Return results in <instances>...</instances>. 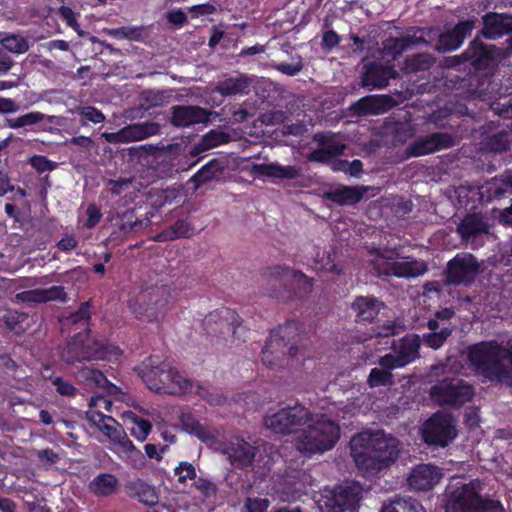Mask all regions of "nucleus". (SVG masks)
<instances>
[{
	"instance_id": "nucleus-1",
	"label": "nucleus",
	"mask_w": 512,
	"mask_h": 512,
	"mask_svg": "<svg viewBox=\"0 0 512 512\" xmlns=\"http://www.w3.org/2000/svg\"><path fill=\"white\" fill-rule=\"evenodd\" d=\"M301 323L287 320L272 330L261 352L263 364L271 370L299 369L311 358L301 337Z\"/></svg>"
},
{
	"instance_id": "nucleus-2",
	"label": "nucleus",
	"mask_w": 512,
	"mask_h": 512,
	"mask_svg": "<svg viewBox=\"0 0 512 512\" xmlns=\"http://www.w3.org/2000/svg\"><path fill=\"white\" fill-rule=\"evenodd\" d=\"M146 386L157 393L181 396L192 392L193 383L169 362L151 355L135 368Z\"/></svg>"
},
{
	"instance_id": "nucleus-3",
	"label": "nucleus",
	"mask_w": 512,
	"mask_h": 512,
	"mask_svg": "<svg viewBox=\"0 0 512 512\" xmlns=\"http://www.w3.org/2000/svg\"><path fill=\"white\" fill-rule=\"evenodd\" d=\"M270 298L287 303L310 295L314 279L285 265L267 267L263 273Z\"/></svg>"
},
{
	"instance_id": "nucleus-4",
	"label": "nucleus",
	"mask_w": 512,
	"mask_h": 512,
	"mask_svg": "<svg viewBox=\"0 0 512 512\" xmlns=\"http://www.w3.org/2000/svg\"><path fill=\"white\" fill-rule=\"evenodd\" d=\"M122 355L120 348L108 341L96 339L89 329L73 335L61 352L67 364L83 361L117 360Z\"/></svg>"
},
{
	"instance_id": "nucleus-5",
	"label": "nucleus",
	"mask_w": 512,
	"mask_h": 512,
	"mask_svg": "<svg viewBox=\"0 0 512 512\" xmlns=\"http://www.w3.org/2000/svg\"><path fill=\"white\" fill-rule=\"evenodd\" d=\"M504 349L496 341H483L468 348L467 358L477 376L491 382H503L512 375L504 365Z\"/></svg>"
},
{
	"instance_id": "nucleus-6",
	"label": "nucleus",
	"mask_w": 512,
	"mask_h": 512,
	"mask_svg": "<svg viewBox=\"0 0 512 512\" xmlns=\"http://www.w3.org/2000/svg\"><path fill=\"white\" fill-rule=\"evenodd\" d=\"M311 422L297 437V450L308 456L331 450L340 438L338 423L324 414Z\"/></svg>"
},
{
	"instance_id": "nucleus-7",
	"label": "nucleus",
	"mask_w": 512,
	"mask_h": 512,
	"mask_svg": "<svg viewBox=\"0 0 512 512\" xmlns=\"http://www.w3.org/2000/svg\"><path fill=\"white\" fill-rule=\"evenodd\" d=\"M474 395V386L455 375L437 379L430 388V397L436 404L455 409L470 402Z\"/></svg>"
},
{
	"instance_id": "nucleus-8",
	"label": "nucleus",
	"mask_w": 512,
	"mask_h": 512,
	"mask_svg": "<svg viewBox=\"0 0 512 512\" xmlns=\"http://www.w3.org/2000/svg\"><path fill=\"white\" fill-rule=\"evenodd\" d=\"M129 308L142 322H159L165 314L168 293L164 287H148L141 290L134 299H130Z\"/></svg>"
},
{
	"instance_id": "nucleus-9",
	"label": "nucleus",
	"mask_w": 512,
	"mask_h": 512,
	"mask_svg": "<svg viewBox=\"0 0 512 512\" xmlns=\"http://www.w3.org/2000/svg\"><path fill=\"white\" fill-rule=\"evenodd\" d=\"M446 512H502L500 501L483 498L471 484H464L453 492L447 502Z\"/></svg>"
},
{
	"instance_id": "nucleus-10",
	"label": "nucleus",
	"mask_w": 512,
	"mask_h": 512,
	"mask_svg": "<svg viewBox=\"0 0 512 512\" xmlns=\"http://www.w3.org/2000/svg\"><path fill=\"white\" fill-rule=\"evenodd\" d=\"M422 439L428 446L445 448L458 435V430L452 414L437 411L433 413L422 426Z\"/></svg>"
},
{
	"instance_id": "nucleus-11",
	"label": "nucleus",
	"mask_w": 512,
	"mask_h": 512,
	"mask_svg": "<svg viewBox=\"0 0 512 512\" xmlns=\"http://www.w3.org/2000/svg\"><path fill=\"white\" fill-rule=\"evenodd\" d=\"M312 420V414L304 405L296 402L294 405L279 409L273 414L264 418L267 428L279 434H291L296 432L300 426Z\"/></svg>"
},
{
	"instance_id": "nucleus-12",
	"label": "nucleus",
	"mask_w": 512,
	"mask_h": 512,
	"mask_svg": "<svg viewBox=\"0 0 512 512\" xmlns=\"http://www.w3.org/2000/svg\"><path fill=\"white\" fill-rule=\"evenodd\" d=\"M421 339L417 334H406L393 340L391 353L381 356L378 363L387 370L403 368L420 358Z\"/></svg>"
},
{
	"instance_id": "nucleus-13",
	"label": "nucleus",
	"mask_w": 512,
	"mask_h": 512,
	"mask_svg": "<svg viewBox=\"0 0 512 512\" xmlns=\"http://www.w3.org/2000/svg\"><path fill=\"white\" fill-rule=\"evenodd\" d=\"M241 324L242 319L238 313L228 307H220L211 311L202 321L206 335L216 338L217 341H227L228 337H234Z\"/></svg>"
},
{
	"instance_id": "nucleus-14",
	"label": "nucleus",
	"mask_w": 512,
	"mask_h": 512,
	"mask_svg": "<svg viewBox=\"0 0 512 512\" xmlns=\"http://www.w3.org/2000/svg\"><path fill=\"white\" fill-rule=\"evenodd\" d=\"M479 273L480 265L473 254L457 253L447 263L444 271L445 283L452 286L469 287L475 282Z\"/></svg>"
},
{
	"instance_id": "nucleus-15",
	"label": "nucleus",
	"mask_w": 512,
	"mask_h": 512,
	"mask_svg": "<svg viewBox=\"0 0 512 512\" xmlns=\"http://www.w3.org/2000/svg\"><path fill=\"white\" fill-rule=\"evenodd\" d=\"M413 35L407 34L401 37H387L382 42V54L391 57L393 60L398 59L408 49L425 45L430 46V41L426 36H431L436 31L433 27H412Z\"/></svg>"
},
{
	"instance_id": "nucleus-16",
	"label": "nucleus",
	"mask_w": 512,
	"mask_h": 512,
	"mask_svg": "<svg viewBox=\"0 0 512 512\" xmlns=\"http://www.w3.org/2000/svg\"><path fill=\"white\" fill-rule=\"evenodd\" d=\"M363 488L358 482H347L337 485L330 491L325 502L331 512H352L362 499Z\"/></svg>"
},
{
	"instance_id": "nucleus-17",
	"label": "nucleus",
	"mask_w": 512,
	"mask_h": 512,
	"mask_svg": "<svg viewBox=\"0 0 512 512\" xmlns=\"http://www.w3.org/2000/svg\"><path fill=\"white\" fill-rule=\"evenodd\" d=\"M475 27V20L467 19L459 21L452 29L438 33V29L428 36L437 37L438 41L433 47L438 53H447L459 49L464 40L472 33ZM435 29V27H433Z\"/></svg>"
},
{
	"instance_id": "nucleus-18",
	"label": "nucleus",
	"mask_w": 512,
	"mask_h": 512,
	"mask_svg": "<svg viewBox=\"0 0 512 512\" xmlns=\"http://www.w3.org/2000/svg\"><path fill=\"white\" fill-rule=\"evenodd\" d=\"M496 52L495 45L486 44L476 36L463 51V56H466L467 64L475 71H484L496 64Z\"/></svg>"
},
{
	"instance_id": "nucleus-19",
	"label": "nucleus",
	"mask_w": 512,
	"mask_h": 512,
	"mask_svg": "<svg viewBox=\"0 0 512 512\" xmlns=\"http://www.w3.org/2000/svg\"><path fill=\"white\" fill-rule=\"evenodd\" d=\"M375 267L380 274L398 278H415L425 274L428 270L423 261H391L383 256L376 258Z\"/></svg>"
},
{
	"instance_id": "nucleus-20",
	"label": "nucleus",
	"mask_w": 512,
	"mask_h": 512,
	"mask_svg": "<svg viewBox=\"0 0 512 512\" xmlns=\"http://www.w3.org/2000/svg\"><path fill=\"white\" fill-rule=\"evenodd\" d=\"M369 439L366 435H355L350 441L351 456L359 470L366 474H376L381 470L389 467L380 462L379 459L370 449H366L364 439Z\"/></svg>"
},
{
	"instance_id": "nucleus-21",
	"label": "nucleus",
	"mask_w": 512,
	"mask_h": 512,
	"mask_svg": "<svg viewBox=\"0 0 512 512\" xmlns=\"http://www.w3.org/2000/svg\"><path fill=\"white\" fill-rule=\"evenodd\" d=\"M358 435H366L369 439H364L366 449H370L380 460L384 462V465L390 466L394 463L399 454V441L397 438L389 436L387 437L384 433L376 432H362Z\"/></svg>"
},
{
	"instance_id": "nucleus-22",
	"label": "nucleus",
	"mask_w": 512,
	"mask_h": 512,
	"mask_svg": "<svg viewBox=\"0 0 512 512\" xmlns=\"http://www.w3.org/2000/svg\"><path fill=\"white\" fill-rule=\"evenodd\" d=\"M454 144L453 138L447 133L435 132L407 146L405 154L407 158L420 157L436 151L447 149Z\"/></svg>"
},
{
	"instance_id": "nucleus-23",
	"label": "nucleus",
	"mask_w": 512,
	"mask_h": 512,
	"mask_svg": "<svg viewBox=\"0 0 512 512\" xmlns=\"http://www.w3.org/2000/svg\"><path fill=\"white\" fill-rule=\"evenodd\" d=\"M222 452L239 469L252 465L255 458V448L240 437H231L224 442Z\"/></svg>"
},
{
	"instance_id": "nucleus-24",
	"label": "nucleus",
	"mask_w": 512,
	"mask_h": 512,
	"mask_svg": "<svg viewBox=\"0 0 512 512\" xmlns=\"http://www.w3.org/2000/svg\"><path fill=\"white\" fill-rule=\"evenodd\" d=\"M170 123L176 128L190 127L209 121L207 109L194 105H174L170 109Z\"/></svg>"
},
{
	"instance_id": "nucleus-25",
	"label": "nucleus",
	"mask_w": 512,
	"mask_h": 512,
	"mask_svg": "<svg viewBox=\"0 0 512 512\" xmlns=\"http://www.w3.org/2000/svg\"><path fill=\"white\" fill-rule=\"evenodd\" d=\"M398 77V72L392 65H382L377 62H369L364 65L362 73V85L370 89H382L389 84L390 79Z\"/></svg>"
},
{
	"instance_id": "nucleus-26",
	"label": "nucleus",
	"mask_w": 512,
	"mask_h": 512,
	"mask_svg": "<svg viewBox=\"0 0 512 512\" xmlns=\"http://www.w3.org/2000/svg\"><path fill=\"white\" fill-rule=\"evenodd\" d=\"M395 105V100L389 95H369L360 98L351 105V111L357 116L380 115Z\"/></svg>"
},
{
	"instance_id": "nucleus-27",
	"label": "nucleus",
	"mask_w": 512,
	"mask_h": 512,
	"mask_svg": "<svg viewBox=\"0 0 512 512\" xmlns=\"http://www.w3.org/2000/svg\"><path fill=\"white\" fill-rule=\"evenodd\" d=\"M181 195L176 189H151L139 199L145 211L151 213V219L166 205L178 204Z\"/></svg>"
},
{
	"instance_id": "nucleus-28",
	"label": "nucleus",
	"mask_w": 512,
	"mask_h": 512,
	"mask_svg": "<svg viewBox=\"0 0 512 512\" xmlns=\"http://www.w3.org/2000/svg\"><path fill=\"white\" fill-rule=\"evenodd\" d=\"M483 27L479 34L493 40L512 32V17L508 14L487 12L482 16Z\"/></svg>"
},
{
	"instance_id": "nucleus-29",
	"label": "nucleus",
	"mask_w": 512,
	"mask_h": 512,
	"mask_svg": "<svg viewBox=\"0 0 512 512\" xmlns=\"http://www.w3.org/2000/svg\"><path fill=\"white\" fill-rule=\"evenodd\" d=\"M442 478L441 469L431 464H421L408 477V484L417 491H429Z\"/></svg>"
},
{
	"instance_id": "nucleus-30",
	"label": "nucleus",
	"mask_w": 512,
	"mask_h": 512,
	"mask_svg": "<svg viewBox=\"0 0 512 512\" xmlns=\"http://www.w3.org/2000/svg\"><path fill=\"white\" fill-rule=\"evenodd\" d=\"M489 228L481 214L468 213L457 225L456 231L464 242L469 243L489 234Z\"/></svg>"
},
{
	"instance_id": "nucleus-31",
	"label": "nucleus",
	"mask_w": 512,
	"mask_h": 512,
	"mask_svg": "<svg viewBox=\"0 0 512 512\" xmlns=\"http://www.w3.org/2000/svg\"><path fill=\"white\" fill-rule=\"evenodd\" d=\"M250 173L258 178L293 180L300 176V169L296 166H282L278 163H254L250 167Z\"/></svg>"
},
{
	"instance_id": "nucleus-32",
	"label": "nucleus",
	"mask_w": 512,
	"mask_h": 512,
	"mask_svg": "<svg viewBox=\"0 0 512 512\" xmlns=\"http://www.w3.org/2000/svg\"><path fill=\"white\" fill-rule=\"evenodd\" d=\"M117 214L123 230L138 232L152 224L151 213L144 210L143 204L139 200L133 208L125 210L122 214L117 211Z\"/></svg>"
},
{
	"instance_id": "nucleus-33",
	"label": "nucleus",
	"mask_w": 512,
	"mask_h": 512,
	"mask_svg": "<svg viewBox=\"0 0 512 512\" xmlns=\"http://www.w3.org/2000/svg\"><path fill=\"white\" fill-rule=\"evenodd\" d=\"M383 307V302L371 296H357L351 305L357 323H372Z\"/></svg>"
},
{
	"instance_id": "nucleus-34",
	"label": "nucleus",
	"mask_w": 512,
	"mask_h": 512,
	"mask_svg": "<svg viewBox=\"0 0 512 512\" xmlns=\"http://www.w3.org/2000/svg\"><path fill=\"white\" fill-rule=\"evenodd\" d=\"M67 294L62 286H51L46 289H32L20 292L16 298L27 304H39L53 300H65Z\"/></svg>"
},
{
	"instance_id": "nucleus-35",
	"label": "nucleus",
	"mask_w": 512,
	"mask_h": 512,
	"mask_svg": "<svg viewBox=\"0 0 512 512\" xmlns=\"http://www.w3.org/2000/svg\"><path fill=\"white\" fill-rule=\"evenodd\" d=\"M367 191L366 186H341L325 192L324 198L341 206L354 205L364 198Z\"/></svg>"
},
{
	"instance_id": "nucleus-36",
	"label": "nucleus",
	"mask_w": 512,
	"mask_h": 512,
	"mask_svg": "<svg viewBox=\"0 0 512 512\" xmlns=\"http://www.w3.org/2000/svg\"><path fill=\"white\" fill-rule=\"evenodd\" d=\"M251 82V79L245 75L229 77L218 81L214 91L224 97L248 94Z\"/></svg>"
},
{
	"instance_id": "nucleus-37",
	"label": "nucleus",
	"mask_w": 512,
	"mask_h": 512,
	"mask_svg": "<svg viewBox=\"0 0 512 512\" xmlns=\"http://www.w3.org/2000/svg\"><path fill=\"white\" fill-rule=\"evenodd\" d=\"M108 186L112 195H124L116 202L115 209L126 207L129 203L133 202L135 198H137L136 187L131 179L119 178L117 180H109Z\"/></svg>"
},
{
	"instance_id": "nucleus-38",
	"label": "nucleus",
	"mask_w": 512,
	"mask_h": 512,
	"mask_svg": "<svg viewBox=\"0 0 512 512\" xmlns=\"http://www.w3.org/2000/svg\"><path fill=\"white\" fill-rule=\"evenodd\" d=\"M507 195H512V176L507 179H494L481 188L480 198L482 201L492 202L500 200Z\"/></svg>"
},
{
	"instance_id": "nucleus-39",
	"label": "nucleus",
	"mask_w": 512,
	"mask_h": 512,
	"mask_svg": "<svg viewBox=\"0 0 512 512\" xmlns=\"http://www.w3.org/2000/svg\"><path fill=\"white\" fill-rule=\"evenodd\" d=\"M183 430L190 435L197 437L202 442L212 441L215 438L214 433L190 412H182L179 417Z\"/></svg>"
},
{
	"instance_id": "nucleus-40",
	"label": "nucleus",
	"mask_w": 512,
	"mask_h": 512,
	"mask_svg": "<svg viewBox=\"0 0 512 512\" xmlns=\"http://www.w3.org/2000/svg\"><path fill=\"white\" fill-rule=\"evenodd\" d=\"M119 487L118 478L110 473H100L89 484V490L95 496L108 497L113 495Z\"/></svg>"
},
{
	"instance_id": "nucleus-41",
	"label": "nucleus",
	"mask_w": 512,
	"mask_h": 512,
	"mask_svg": "<svg viewBox=\"0 0 512 512\" xmlns=\"http://www.w3.org/2000/svg\"><path fill=\"white\" fill-rule=\"evenodd\" d=\"M133 496L147 506H154L158 503V494L155 488L141 479L131 481L127 486Z\"/></svg>"
},
{
	"instance_id": "nucleus-42",
	"label": "nucleus",
	"mask_w": 512,
	"mask_h": 512,
	"mask_svg": "<svg viewBox=\"0 0 512 512\" xmlns=\"http://www.w3.org/2000/svg\"><path fill=\"white\" fill-rule=\"evenodd\" d=\"M223 169L224 166L222 161L217 158H213L191 177V181L196 187H200L217 178L218 175L222 173Z\"/></svg>"
},
{
	"instance_id": "nucleus-43",
	"label": "nucleus",
	"mask_w": 512,
	"mask_h": 512,
	"mask_svg": "<svg viewBox=\"0 0 512 512\" xmlns=\"http://www.w3.org/2000/svg\"><path fill=\"white\" fill-rule=\"evenodd\" d=\"M489 86V79L485 75L470 74L463 78L459 87L464 89L468 97H482Z\"/></svg>"
},
{
	"instance_id": "nucleus-44",
	"label": "nucleus",
	"mask_w": 512,
	"mask_h": 512,
	"mask_svg": "<svg viewBox=\"0 0 512 512\" xmlns=\"http://www.w3.org/2000/svg\"><path fill=\"white\" fill-rule=\"evenodd\" d=\"M381 512H426L423 505L412 497H396L382 506Z\"/></svg>"
},
{
	"instance_id": "nucleus-45",
	"label": "nucleus",
	"mask_w": 512,
	"mask_h": 512,
	"mask_svg": "<svg viewBox=\"0 0 512 512\" xmlns=\"http://www.w3.org/2000/svg\"><path fill=\"white\" fill-rule=\"evenodd\" d=\"M436 62V58L429 53H417L408 56L403 63V70L407 73H418L429 70Z\"/></svg>"
},
{
	"instance_id": "nucleus-46",
	"label": "nucleus",
	"mask_w": 512,
	"mask_h": 512,
	"mask_svg": "<svg viewBox=\"0 0 512 512\" xmlns=\"http://www.w3.org/2000/svg\"><path fill=\"white\" fill-rule=\"evenodd\" d=\"M77 378L89 388H105L110 383L101 370L88 366L78 371Z\"/></svg>"
},
{
	"instance_id": "nucleus-47",
	"label": "nucleus",
	"mask_w": 512,
	"mask_h": 512,
	"mask_svg": "<svg viewBox=\"0 0 512 512\" xmlns=\"http://www.w3.org/2000/svg\"><path fill=\"white\" fill-rule=\"evenodd\" d=\"M130 140L140 141L160 133V124L156 122H141L127 126Z\"/></svg>"
},
{
	"instance_id": "nucleus-48",
	"label": "nucleus",
	"mask_w": 512,
	"mask_h": 512,
	"mask_svg": "<svg viewBox=\"0 0 512 512\" xmlns=\"http://www.w3.org/2000/svg\"><path fill=\"white\" fill-rule=\"evenodd\" d=\"M313 141L328 151L331 158L340 156L344 153L346 146L335 141L334 136L329 132H318L313 135Z\"/></svg>"
},
{
	"instance_id": "nucleus-49",
	"label": "nucleus",
	"mask_w": 512,
	"mask_h": 512,
	"mask_svg": "<svg viewBox=\"0 0 512 512\" xmlns=\"http://www.w3.org/2000/svg\"><path fill=\"white\" fill-rule=\"evenodd\" d=\"M510 135L507 130H501L496 133H494L491 136H488L483 144L487 150H490L492 152H505L510 147Z\"/></svg>"
},
{
	"instance_id": "nucleus-50",
	"label": "nucleus",
	"mask_w": 512,
	"mask_h": 512,
	"mask_svg": "<svg viewBox=\"0 0 512 512\" xmlns=\"http://www.w3.org/2000/svg\"><path fill=\"white\" fill-rule=\"evenodd\" d=\"M45 114L39 111H32L16 118H7L5 126L11 129H19L40 123L45 119Z\"/></svg>"
},
{
	"instance_id": "nucleus-51",
	"label": "nucleus",
	"mask_w": 512,
	"mask_h": 512,
	"mask_svg": "<svg viewBox=\"0 0 512 512\" xmlns=\"http://www.w3.org/2000/svg\"><path fill=\"white\" fill-rule=\"evenodd\" d=\"M2 47L15 54H23L29 50L27 39L17 34H6L0 39Z\"/></svg>"
},
{
	"instance_id": "nucleus-52",
	"label": "nucleus",
	"mask_w": 512,
	"mask_h": 512,
	"mask_svg": "<svg viewBox=\"0 0 512 512\" xmlns=\"http://www.w3.org/2000/svg\"><path fill=\"white\" fill-rule=\"evenodd\" d=\"M367 383L371 388L392 385L393 375L391 370H387L383 367L372 368L369 373Z\"/></svg>"
},
{
	"instance_id": "nucleus-53",
	"label": "nucleus",
	"mask_w": 512,
	"mask_h": 512,
	"mask_svg": "<svg viewBox=\"0 0 512 512\" xmlns=\"http://www.w3.org/2000/svg\"><path fill=\"white\" fill-rule=\"evenodd\" d=\"M133 426L130 429L131 435L138 441H145L150 432L152 431V424L150 421L143 419L137 415L132 416Z\"/></svg>"
},
{
	"instance_id": "nucleus-54",
	"label": "nucleus",
	"mask_w": 512,
	"mask_h": 512,
	"mask_svg": "<svg viewBox=\"0 0 512 512\" xmlns=\"http://www.w3.org/2000/svg\"><path fill=\"white\" fill-rule=\"evenodd\" d=\"M451 333L452 330L450 328L444 327L438 332L424 334L423 340L428 347L437 350L445 344Z\"/></svg>"
},
{
	"instance_id": "nucleus-55",
	"label": "nucleus",
	"mask_w": 512,
	"mask_h": 512,
	"mask_svg": "<svg viewBox=\"0 0 512 512\" xmlns=\"http://www.w3.org/2000/svg\"><path fill=\"white\" fill-rule=\"evenodd\" d=\"M78 114L83 118L80 120L81 126L87 125V121L98 124L105 120L104 114L94 106L80 107Z\"/></svg>"
},
{
	"instance_id": "nucleus-56",
	"label": "nucleus",
	"mask_w": 512,
	"mask_h": 512,
	"mask_svg": "<svg viewBox=\"0 0 512 512\" xmlns=\"http://www.w3.org/2000/svg\"><path fill=\"white\" fill-rule=\"evenodd\" d=\"M47 378L51 381L52 385L55 386L56 391L59 395L67 396V397L76 396V394H77L76 387L74 385H72L70 382L64 380L62 377L48 376Z\"/></svg>"
},
{
	"instance_id": "nucleus-57",
	"label": "nucleus",
	"mask_w": 512,
	"mask_h": 512,
	"mask_svg": "<svg viewBox=\"0 0 512 512\" xmlns=\"http://www.w3.org/2000/svg\"><path fill=\"white\" fill-rule=\"evenodd\" d=\"M29 164L38 172L43 173L56 169L57 163L43 155H34L30 157Z\"/></svg>"
},
{
	"instance_id": "nucleus-58",
	"label": "nucleus",
	"mask_w": 512,
	"mask_h": 512,
	"mask_svg": "<svg viewBox=\"0 0 512 512\" xmlns=\"http://www.w3.org/2000/svg\"><path fill=\"white\" fill-rule=\"evenodd\" d=\"M270 501L267 498L247 497L243 512H267Z\"/></svg>"
},
{
	"instance_id": "nucleus-59",
	"label": "nucleus",
	"mask_w": 512,
	"mask_h": 512,
	"mask_svg": "<svg viewBox=\"0 0 512 512\" xmlns=\"http://www.w3.org/2000/svg\"><path fill=\"white\" fill-rule=\"evenodd\" d=\"M175 475L178 477L179 483H185L187 480L196 478V470L193 464L183 461L174 470Z\"/></svg>"
},
{
	"instance_id": "nucleus-60",
	"label": "nucleus",
	"mask_w": 512,
	"mask_h": 512,
	"mask_svg": "<svg viewBox=\"0 0 512 512\" xmlns=\"http://www.w3.org/2000/svg\"><path fill=\"white\" fill-rule=\"evenodd\" d=\"M70 322L73 324L82 323L88 325L90 320V304L89 302H83L77 311L73 312L70 317Z\"/></svg>"
},
{
	"instance_id": "nucleus-61",
	"label": "nucleus",
	"mask_w": 512,
	"mask_h": 512,
	"mask_svg": "<svg viewBox=\"0 0 512 512\" xmlns=\"http://www.w3.org/2000/svg\"><path fill=\"white\" fill-rule=\"evenodd\" d=\"M102 137L106 142L112 144L131 142L127 126L117 132H104Z\"/></svg>"
},
{
	"instance_id": "nucleus-62",
	"label": "nucleus",
	"mask_w": 512,
	"mask_h": 512,
	"mask_svg": "<svg viewBox=\"0 0 512 512\" xmlns=\"http://www.w3.org/2000/svg\"><path fill=\"white\" fill-rule=\"evenodd\" d=\"M193 226L184 219L177 220L172 226L171 231L175 238L190 237L193 233Z\"/></svg>"
},
{
	"instance_id": "nucleus-63",
	"label": "nucleus",
	"mask_w": 512,
	"mask_h": 512,
	"mask_svg": "<svg viewBox=\"0 0 512 512\" xmlns=\"http://www.w3.org/2000/svg\"><path fill=\"white\" fill-rule=\"evenodd\" d=\"M86 221L84 223V226L88 229L94 228L96 225L99 224L102 213L99 207H97L95 204H89L86 209Z\"/></svg>"
},
{
	"instance_id": "nucleus-64",
	"label": "nucleus",
	"mask_w": 512,
	"mask_h": 512,
	"mask_svg": "<svg viewBox=\"0 0 512 512\" xmlns=\"http://www.w3.org/2000/svg\"><path fill=\"white\" fill-rule=\"evenodd\" d=\"M341 42L340 35L334 30H326L323 31L322 34V48L327 50H332L334 47L338 46Z\"/></svg>"
}]
</instances>
